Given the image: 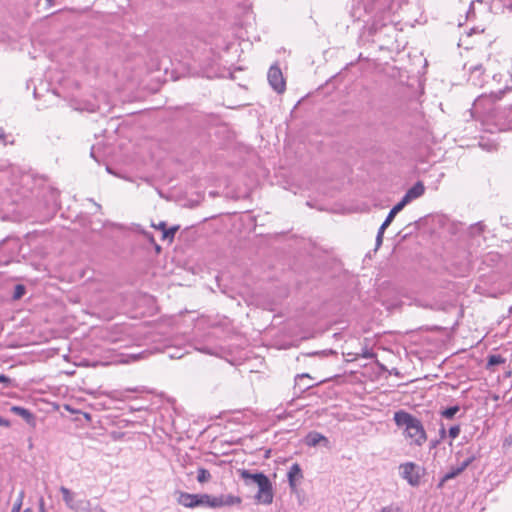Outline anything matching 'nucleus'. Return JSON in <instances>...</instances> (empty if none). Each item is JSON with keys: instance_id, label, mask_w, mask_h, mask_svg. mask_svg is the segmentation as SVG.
<instances>
[{"instance_id": "nucleus-1", "label": "nucleus", "mask_w": 512, "mask_h": 512, "mask_svg": "<svg viewBox=\"0 0 512 512\" xmlns=\"http://www.w3.org/2000/svg\"><path fill=\"white\" fill-rule=\"evenodd\" d=\"M393 420L402 430L410 446L422 447L426 443L427 433L420 419L404 410H399L394 413Z\"/></svg>"}, {"instance_id": "nucleus-2", "label": "nucleus", "mask_w": 512, "mask_h": 512, "mask_svg": "<svg viewBox=\"0 0 512 512\" xmlns=\"http://www.w3.org/2000/svg\"><path fill=\"white\" fill-rule=\"evenodd\" d=\"M268 83L277 94H283L286 89V81L278 65H272L267 73Z\"/></svg>"}, {"instance_id": "nucleus-3", "label": "nucleus", "mask_w": 512, "mask_h": 512, "mask_svg": "<svg viewBox=\"0 0 512 512\" xmlns=\"http://www.w3.org/2000/svg\"><path fill=\"white\" fill-rule=\"evenodd\" d=\"M68 105L78 111V112H87L93 113L98 109V104L96 103L97 98H68Z\"/></svg>"}, {"instance_id": "nucleus-4", "label": "nucleus", "mask_w": 512, "mask_h": 512, "mask_svg": "<svg viewBox=\"0 0 512 512\" xmlns=\"http://www.w3.org/2000/svg\"><path fill=\"white\" fill-rule=\"evenodd\" d=\"M258 491L255 494L254 498L257 503L270 505L273 502V486L269 478H267L264 482H260L257 485Z\"/></svg>"}, {"instance_id": "nucleus-5", "label": "nucleus", "mask_w": 512, "mask_h": 512, "mask_svg": "<svg viewBox=\"0 0 512 512\" xmlns=\"http://www.w3.org/2000/svg\"><path fill=\"white\" fill-rule=\"evenodd\" d=\"M258 491L255 494L254 498L257 503L270 505L273 502V486L269 478H267L264 482H260L257 485Z\"/></svg>"}, {"instance_id": "nucleus-6", "label": "nucleus", "mask_w": 512, "mask_h": 512, "mask_svg": "<svg viewBox=\"0 0 512 512\" xmlns=\"http://www.w3.org/2000/svg\"><path fill=\"white\" fill-rule=\"evenodd\" d=\"M60 492L62 494L65 505L74 512L79 511L81 506L85 504V500L76 499V494L64 486L60 487Z\"/></svg>"}, {"instance_id": "nucleus-7", "label": "nucleus", "mask_w": 512, "mask_h": 512, "mask_svg": "<svg viewBox=\"0 0 512 512\" xmlns=\"http://www.w3.org/2000/svg\"><path fill=\"white\" fill-rule=\"evenodd\" d=\"M401 476L407 480V482L413 486L419 484L420 475L418 472V467L412 463H405L400 466Z\"/></svg>"}, {"instance_id": "nucleus-8", "label": "nucleus", "mask_w": 512, "mask_h": 512, "mask_svg": "<svg viewBox=\"0 0 512 512\" xmlns=\"http://www.w3.org/2000/svg\"><path fill=\"white\" fill-rule=\"evenodd\" d=\"M303 478V472L298 463H294L287 472V479L291 491H296L299 482Z\"/></svg>"}, {"instance_id": "nucleus-9", "label": "nucleus", "mask_w": 512, "mask_h": 512, "mask_svg": "<svg viewBox=\"0 0 512 512\" xmlns=\"http://www.w3.org/2000/svg\"><path fill=\"white\" fill-rule=\"evenodd\" d=\"M147 351H142L140 353H131V354H115L110 363L113 364H128L139 359H143L147 356Z\"/></svg>"}, {"instance_id": "nucleus-10", "label": "nucleus", "mask_w": 512, "mask_h": 512, "mask_svg": "<svg viewBox=\"0 0 512 512\" xmlns=\"http://www.w3.org/2000/svg\"><path fill=\"white\" fill-rule=\"evenodd\" d=\"M239 472L241 478L244 480L247 486H257L259 485L260 482H264L268 478L265 474L261 472L252 473L251 471L246 469L240 470Z\"/></svg>"}, {"instance_id": "nucleus-11", "label": "nucleus", "mask_w": 512, "mask_h": 512, "mask_svg": "<svg viewBox=\"0 0 512 512\" xmlns=\"http://www.w3.org/2000/svg\"><path fill=\"white\" fill-rule=\"evenodd\" d=\"M176 501L179 505L186 508L198 507L197 494L178 491L176 492Z\"/></svg>"}, {"instance_id": "nucleus-12", "label": "nucleus", "mask_w": 512, "mask_h": 512, "mask_svg": "<svg viewBox=\"0 0 512 512\" xmlns=\"http://www.w3.org/2000/svg\"><path fill=\"white\" fill-rule=\"evenodd\" d=\"M198 507L218 508V496L206 493L197 494Z\"/></svg>"}, {"instance_id": "nucleus-13", "label": "nucleus", "mask_w": 512, "mask_h": 512, "mask_svg": "<svg viewBox=\"0 0 512 512\" xmlns=\"http://www.w3.org/2000/svg\"><path fill=\"white\" fill-rule=\"evenodd\" d=\"M425 192V187L423 185L422 182H417L416 184H414L406 193L405 195L403 196L404 199H406V201L408 203H410L411 201L421 197Z\"/></svg>"}, {"instance_id": "nucleus-14", "label": "nucleus", "mask_w": 512, "mask_h": 512, "mask_svg": "<svg viewBox=\"0 0 512 512\" xmlns=\"http://www.w3.org/2000/svg\"><path fill=\"white\" fill-rule=\"evenodd\" d=\"M242 499L239 496L232 494H221L218 495V508L225 506H233L241 504Z\"/></svg>"}, {"instance_id": "nucleus-15", "label": "nucleus", "mask_w": 512, "mask_h": 512, "mask_svg": "<svg viewBox=\"0 0 512 512\" xmlns=\"http://www.w3.org/2000/svg\"><path fill=\"white\" fill-rule=\"evenodd\" d=\"M306 444L311 447H315L319 445L320 443H323L324 445H327L329 443L328 439L318 432H310L306 436L305 440Z\"/></svg>"}, {"instance_id": "nucleus-16", "label": "nucleus", "mask_w": 512, "mask_h": 512, "mask_svg": "<svg viewBox=\"0 0 512 512\" xmlns=\"http://www.w3.org/2000/svg\"><path fill=\"white\" fill-rule=\"evenodd\" d=\"M134 391H135V389L113 390V391L104 392L103 394L112 400L124 401L127 397L126 394L128 392H134Z\"/></svg>"}, {"instance_id": "nucleus-17", "label": "nucleus", "mask_w": 512, "mask_h": 512, "mask_svg": "<svg viewBox=\"0 0 512 512\" xmlns=\"http://www.w3.org/2000/svg\"><path fill=\"white\" fill-rule=\"evenodd\" d=\"M77 512H106L99 504L85 500V504Z\"/></svg>"}, {"instance_id": "nucleus-18", "label": "nucleus", "mask_w": 512, "mask_h": 512, "mask_svg": "<svg viewBox=\"0 0 512 512\" xmlns=\"http://www.w3.org/2000/svg\"><path fill=\"white\" fill-rule=\"evenodd\" d=\"M129 229L131 231H133V232L142 234L149 242H151V243L154 242L153 235L150 232H147L146 230H144L141 225H139V224H132Z\"/></svg>"}, {"instance_id": "nucleus-19", "label": "nucleus", "mask_w": 512, "mask_h": 512, "mask_svg": "<svg viewBox=\"0 0 512 512\" xmlns=\"http://www.w3.org/2000/svg\"><path fill=\"white\" fill-rule=\"evenodd\" d=\"M11 411L14 412L15 414L23 417L28 422L33 419V415L30 413V411L25 409V408H23V407L13 406L11 408Z\"/></svg>"}, {"instance_id": "nucleus-20", "label": "nucleus", "mask_w": 512, "mask_h": 512, "mask_svg": "<svg viewBox=\"0 0 512 512\" xmlns=\"http://www.w3.org/2000/svg\"><path fill=\"white\" fill-rule=\"evenodd\" d=\"M342 81V76L340 74H337V75H334L333 77H331L326 83H325V90L327 93H331L332 91L330 90L331 87H335L336 85H338L340 82Z\"/></svg>"}, {"instance_id": "nucleus-21", "label": "nucleus", "mask_w": 512, "mask_h": 512, "mask_svg": "<svg viewBox=\"0 0 512 512\" xmlns=\"http://www.w3.org/2000/svg\"><path fill=\"white\" fill-rule=\"evenodd\" d=\"M211 478V474L207 469L199 468L197 471V481L199 483H205Z\"/></svg>"}, {"instance_id": "nucleus-22", "label": "nucleus", "mask_w": 512, "mask_h": 512, "mask_svg": "<svg viewBox=\"0 0 512 512\" xmlns=\"http://www.w3.org/2000/svg\"><path fill=\"white\" fill-rule=\"evenodd\" d=\"M460 410L459 406H451L441 412V415L446 419H452L455 414Z\"/></svg>"}, {"instance_id": "nucleus-23", "label": "nucleus", "mask_w": 512, "mask_h": 512, "mask_svg": "<svg viewBox=\"0 0 512 512\" xmlns=\"http://www.w3.org/2000/svg\"><path fill=\"white\" fill-rule=\"evenodd\" d=\"M407 204H409L406 199L402 198L399 203H397L390 211L397 215Z\"/></svg>"}, {"instance_id": "nucleus-24", "label": "nucleus", "mask_w": 512, "mask_h": 512, "mask_svg": "<svg viewBox=\"0 0 512 512\" xmlns=\"http://www.w3.org/2000/svg\"><path fill=\"white\" fill-rule=\"evenodd\" d=\"M177 230H178L177 226L176 227H171L170 229L164 230L162 238L163 239L172 240L174 238V235H175Z\"/></svg>"}, {"instance_id": "nucleus-25", "label": "nucleus", "mask_w": 512, "mask_h": 512, "mask_svg": "<svg viewBox=\"0 0 512 512\" xmlns=\"http://www.w3.org/2000/svg\"><path fill=\"white\" fill-rule=\"evenodd\" d=\"M460 431H461L460 426L454 425V426L450 427V429L448 431V435L452 440H454L459 436Z\"/></svg>"}, {"instance_id": "nucleus-26", "label": "nucleus", "mask_w": 512, "mask_h": 512, "mask_svg": "<svg viewBox=\"0 0 512 512\" xmlns=\"http://www.w3.org/2000/svg\"><path fill=\"white\" fill-rule=\"evenodd\" d=\"M197 350L202 353L209 354V355H215V356L219 355L218 349H216V348H209V347L203 346V347L197 348Z\"/></svg>"}, {"instance_id": "nucleus-27", "label": "nucleus", "mask_w": 512, "mask_h": 512, "mask_svg": "<svg viewBox=\"0 0 512 512\" xmlns=\"http://www.w3.org/2000/svg\"><path fill=\"white\" fill-rule=\"evenodd\" d=\"M396 215L393 214L391 211L388 213L385 221L382 223V225L380 226L381 227V230H386V228L391 224V222L393 221L394 217Z\"/></svg>"}, {"instance_id": "nucleus-28", "label": "nucleus", "mask_w": 512, "mask_h": 512, "mask_svg": "<svg viewBox=\"0 0 512 512\" xmlns=\"http://www.w3.org/2000/svg\"><path fill=\"white\" fill-rule=\"evenodd\" d=\"M25 293V288L23 285H17L15 287V292H14V299H19L21 298Z\"/></svg>"}, {"instance_id": "nucleus-29", "label": "nucleus", "mask_w": 512, "mask_h": 512, "mask_svg": "<svg viewBox=\"0 0 512 512\" xmlns=\"http://www.w3.org/2000/svg\"><path fill=\"white\" fill-rule=\"evenodd\" d=\"M381 512H401V508L396 504H391L389 506L383 507Z\"/></svg>"}, {"instance_id": "nucleus-30", "label": "nucleus", "mask_w": 512, "mask_h": 512, "mask_svg": "<svg viewBox=\"0 0 512 512\" xmlns=\"http://www.w3.org/2000/svg\"><path fill=\"white\" fill-rule=\"evenodd\" d=\"M503 362V359L499 355H492L489 357L488 364L489 365H497Z\"/></svg>"}, {"instance_id": "nucleus-31", "label": "nucleus", "mask_w": 512, "mask_h": 512, "mask_svg": "<svg viewBox=\"0 0 512 512\" xmlns=\"http://www.w3.org/2000/svg\"><path fill=\"white\" fill-rule=\"evenodd\" d=\"M473 461V457L468 458L467 460L463 461L460 466H458V472L464 471Z\"/></svg>"}, {"instance_id": "nucleus-32", "label": "nucleus", "mask_w": 512, "mask_h": 512, "mask_svg": "<svg viewBox=\"0 0 512 512\" xmlns=\"http://www.w3.org/2000/svg\"><path fill=\"white\" fill-rule=\"evenodd\" d=\"M473 461V457L468 458L467 460L463 461L460 466H458V472L464 471Z\"/></svg>"}, {"instance_id": "nucleus-33", "label": "nucleus", "mask_w": 512, "mask_h": 512, "mask_svg": "<svg viewBox=\"0 0 512 512\" xmlns=\"http://www.w3.org/2000/svg\"><path fill=\"white\" fill-rule=\"evenodd\" d=\"M384 231L385 230H381V227L378 230L377 237H376V245H377V247H379L382 244Z\"/></svg>"}, {"instance_id": "nucleus-34", "label": "nucleus", "mask_w": 512, "mask_h": 512, "mask_svg": "<svg viewBox=\"0 0 512 512\" xmlns=\"http://www.w3.org/2000/svg\"><path fill=\"white\" fill-rule=\"evenodd\" d=\"M413 82H416L418 84V88L419 90L417 91L419 94H423L424 93V90H423V86H422V83L420 81V79L418 77H413L411 79Z\"/></svg>"}, {"instance_id": "nucleus-35", "label": "nucleus", "mask_w": 512, "mask_h": 512, "mask_svg": "<svg viewBox=\"0 0 512 512\" xmlns=\"http://www.w3.org/2000/svg\"><path fill=\"white\" fill-rule=\"evenodd\" d=\"M503 93H512V86L506 87L504 90L499 91V93L491 92L489 96H499V94H503Z\"/></svg>"}, {"instance_id": "nucleus-36", "label": "nucleus", "mask_w": 512, "mask_h": 512, "mask_svg": "<svg viewBox=\"0 0 512 512\" xmlns=\"http://www.w3.org/2000/svg\"><path fill=\"white\" fill-rule=\"evenodd\" d=\"M152 227H154L155 229L161 230L164 233V230H166V223L165 222H160L157 225L156 224H152Z\"/></svg>"}, {"instance_id": "nucleus-37", "label": "nucleus", "mask_w": 512, "mask_h": 512, "mask_svg": "<svg viewBox=\"0 0 512 512\" xmlns=\"http://www.w3.org/2000/svg\"><path fill=\"white\" fill-rule=\"evenodd\" d=\"M11 423L8 419H5L0 416V426L2 427H10Z\"/></svg>"}, {"instance_id": "nucleus-38", "label": "nucleus", "mask_w": 512, "mask_h": 512, "mask_svg": "<svg viewBox=\"0 0 512 512\" xmlns=\"http://www.w3.org/2000/svg\"><path fill=\"white\" fill-rule=\"evenodd\" d=\"M11 380L9 377L5 376L4 374H0V383H4L6 385L10 384Z\"/></svg>"}, {"instance_id": "nucleus-39", "label": "nucleus", "mask_w": 512, "mask_h": 512, "mask_svg": "<svg viewBox=\"0 0 512 512\" xmlns=\"http://www.w3.org/2000/svg\"><path fill=\"white\" fill-rule=\"evenodd\" d=\"M111 437H112L114 440H120V439L123 437V433H119V432H112V433H111Z\"/></svg>"}, {"instance_id": "nucleus-40", "label": "nucleus", "mask_w": 512, "mask_h": 512, "mask_svg": "<svg viewBox=\"0 0 512 512\" xmlns=\"http://www.w3.org/2000/svg\"><path fill=\"white\" fill-rule=\"evenodd\" d=\"M22 497H23V494H21L19 502L13 507L12 512H19L20 506H21V502H22Z\"/></svg>"}, {"instance_id": "nucleus-41", "label": "nucleus", "mask_w": 512, "mask_h": 512, "mask_svg": "<svg viewBox=\"0 0 512 512\" xmlns=\"http://www.w3.org/2000/svg\"><path fill=\"white\" fill-rule=\"evenodd\" d=\"M39 512H47L43 498H41L39 501Z\"/></svg>"}, {"instance_id": "nucleus-42", "label": "nucleus", "mask_w": 512, "mask_h": 512, "mask_svg": "<svg viewBox=\"0 0 512 512\" xmlns=\"http://www.w3.org/2000/svg\"><path fill=\"white\" fill-rule=\"evenodd\" d=\"M184 354L183 353H180V352H175V353H169V357L170 358H174V359H179L183 356Z\"/></svg>"}, {"instance_id": "nucleus-43", "label": "nucleus", "mask_w": 512, "mask_h": 512, "mask_svg": "<svg viewBox=\"0 0 512 512\" xmlns=\"http://www.w3.org/2000/svg\"><path fill=\"white\" fill-rule=\"evenodd\" d=\"M461 472H458V467L454 469L450 474L447 475V478L455 477L456 475L460 474Z\"/></svg>"}, {"instance_id": "nucleus-44", "label": "nucleus", "mask_w": 512, "mask_h": 512, "mask_svg": "<svg viewBox=\"0 0 512 512\" xmlns=\"http://www.w3.org/2000/svg\"><path fill=\"white\" fill-rule=\"evenodd\" d=\"M5 139V132L2 128H0V140H4Z\"/></svg>"}, {"instance_id": "nucleus-45", "label": "nucleus", "mask_w": 512, "mask_h": 512, "mask_svg": "<svg viewBox=\"0 0 512 512\" xmlns=\"http://www.w3.org/2000/svg\"><path fill=\"white\" fill-rule=\"evenodd\" d=\"M473 72H479V73H481V72H482V67H481V66H476V67H474Z\"/></svg>"}, {"instance_id": "nucleus-46", "label": "nucleus", "mask_w": 512, "mask_h": 512, "mask_svg": "<svg viewBox=\"0 0 512 512\" xmlns=\"http://www.w3.org/2000/svg\"><path fill=\"white\" fill-rule=\"evenodd\" d=\"M439 432H440L441 438H443L445 436V433H446L445 428L442 427Z\"/></svg>"}, {"instance_id": "nucleus-47", "label": "nucleus", "mask_w": 512, "mask_h": 512, "mask_svg": "<svg viewBox=\"0 0 512 512\" xmlns=\"http://www.w3.org/2000/svg\"><path fill=\"white\" fill-rule=\"evenodd\" d=\"M109 340H110L111 342H118V341H120V339H119V338H116V337H110V338H109Z\"/></svg>"}, {"instance_id": "nucleus-48", "label": "nucleus", "mask_w": 512, "mask_h": 512, "mask_svg": "<svg viewBox=\"0 0 512 512\" xmlns=\"http://www.w3.org/2000/svg\"><path fill=\"white\" fill-rule=\"evenodd\" d=\"M46 2L49 6H52L54 4V0H46Z\"/></svg>"}, {"instance_id": "nucleus-49", "label": "nucleus", "mask_w": 512, "mask_h": 512, "mask_svg": "<svg viewBox=\"0 0 512 512\" xmlns=\"http://www.w3.org/2000/svg\"><path fill=\"white\" fill-rule=\"evenodd\" d=\"M110 225H111V226H113V227H116V228H122V226H121V225H119V224L111 223Z\"/></svg>"}, {"instance_id": "nucleus-50", "label": "nucleus", "mask_w": 512, "mask_h": 512, "mask_svg": "<svg viewBox=\"0 0 512 512\" xmlns=\"http://www.w3.org/2000/svg\"><path fill=\"white\" fill-rule=\"evenodd\" d=\"M91 156L96 159L95 154H94V148H92V150H91Z\"/></svg>"}, {"instance_id": "nucleus-51", "label": "nucleus", "mask_w": 512, "mask_h": 512, "mask_svg": "<svg viewBox=\"0 0 512 512\" xmlns=\"http://www.w3.org/2000/svg\"><path fill=\"white\" fill-rule=\"evenodd\" d=\"M299 377H301V378H302V377H309V375H308V374H302V375H300Z\"/></svg>"}, {"instance_id": "nucleus-52", "label": "nucleus", "mask_w": 512, "mask_h": 512, "mask_svg": "<svg viewBox=\"0 0 512 512\" xmlns=\"http://www.w3.org/2000/svg\"><path fill=\"white\" fill-rule=\"evenodd\" d=\"M24 512H30L29 510H25Z\"/></svg>"}]
</instances>
